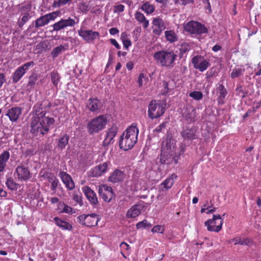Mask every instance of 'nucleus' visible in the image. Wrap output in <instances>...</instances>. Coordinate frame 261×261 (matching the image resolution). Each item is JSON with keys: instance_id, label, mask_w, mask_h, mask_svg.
I'll return each mask as SVG.
<instances>
[{"instance_id": "obj_7", "label": "nucleus", "mask_w": 261, "mask_h": 261, "mask_svg": "<svg viewBox=\"0 0 261 261\" xmlns=\"http://www.w3.org/2000/svg\"><path fill=\"white\" fill-rule=\"evenodd\" d=\"M223 220L220 215H214L212 219L204 222L205 226L210 231L219 232L222 228Z\"/></svg>"}, {"instance_id": "obj_32", "label": "nucleus", "mask_w": 261, "mask_h": 261, "mask_svg": "<svg viewBox=\"0 0 261 261\" xmlns=\"http://www.w3.org/2000/svg\"><path fill=\"white\" fill-rule=\"evenodd\" d=\"M54 219L56 224L63 229L70 230L72 228L71 225L68 222L62 221L57 217L55 218Z\"/></svg>"}, {"instance_id": "obj_58", "label": "nucleus", "mask_w": 261, "mask_h": 261, "mask_svg": "<svg viewBox=\"0 0 261 261\" xmlns=\"http://www.w3.org/2000/svg\"><path fill=\"white\" fill-rule=\"evenodd\" d=\"M144 78V75L143 73H140L139 74V76L138 80V83L140 87L142 86L143 82H142V79Z\"/></svg>"}, {"instance_id": "obj_46", "label": "nucleus", "mask_w": 261, "mask_h": 261, "mask_svg": "<svg viewBox=\"0 0 261 261\" xmlns=\"http://www.w3.org/2000/svg\"><path fill=\"white\" fill-rule=\"evenodd\" d=\"M126 35L125 33H123L121 34V40L123 42V44L124 46L125 47V48L126 49H127L128 48L129 46H130L131 45V41H130V40L127 39L126 38Z\"/></svg>"}, {"instance_id": "obj_10", "label": "nucleus", "mask_w": 261, "mask_h": 261, "mask_svg": "<svg viewBox=\"0 0 261 261\" xmlns=\"http://www.w3.org/2000/svg\"><path fill=\"white\" fill-rule=\"evenodd\" d=\"M98 193L100 196L107 202H110L115 197V194L112 188L106 185L99 186Z\"/></svg>"}, {"instance_id": "obj_63", "label": "nucleus", "mask_w": 261, "mask_h": 261, "mask_svg": "<svg viewBox=\"0 0 261 261\" xmlns=\"http://www.w3.org/2000/svg\"><path fill=\"white\" fill-rule=\"evenodd\" d=\"M7 195L6 191H4L3 189L0 188V197H5Z\"/></svg>"}, {"instance_id": "obj_57", "label": "nucleus", "mask_w": 261, "mask_h": 261, "mask_svg": "<svg viewBox=\"0 0 261 261\" xmlns=\"http://www.w3.org/2000/svg\"><path fill=\"white\" fill-rule=\"evenodd\" d=\"M73 199L76 202H77V203L82 204V198L80 196H79L77 194H73Z\"/></svg>"}, {"instance_id": "obj_23", "label": "nucleus", "mask_w": 261, "mask_h": 261, "mask_svg": "<svg viewBox=\"0 0 261 261\" xmlns=\"http://www.w3.org/2000/svg\"><path fill=\"white\" fill-rule=\"evenodd\" d=\"M124 173L116 169L109 177V181L113 183L121 181L124 178Z\"/></svg>"}, {"instance_id": "obj_34", "label": "nucleus", "mask_w": 261, "mask_h": 261, "mask_svg": "<svg viewBox=\"0 0 261 261\" xmlns=\"http://www.w3.org/2000/svg\"><path fill=\"white\" fill-rule=\"evenodd\" d=\"M47 179L51 184V190L55 192L59 184L58 179L54 175H50Z\"/></svg>"}, {"instance_id": "obj_25", "label": "nucleus", "mask_w": 261, "mask_h": 261, "mask_svg": "<svg viewBox=\"0 0 261 261\" xmlns=\"http://www.w3.org/2000/svg\"><path fill=\"white\" fill-rule=\"evenodd\" d=\"M98 220V216L94 213L87 215L85 225L88 227L96 226L97 224Z\"/></svg>"}, {"instance_id": "obj_24", "label": "nucleus", "mask_w": 261, "mask_h": 261, "mask_svg": "<svg viewBox=\"0 0 261 261\" xmlns=\"http://www.w3.org/2000/svg\"><path fill=\"white\" fill-rule=\"evenodd\" d=\"M142 208V206L141 204H135L129 208L127 213L126 217L127 218H135L138 216L141 213V210Z\"/></svg>"}, {"instance_id": "obj_29", "label": "nucleus", "mask_w": 261, "mask_h": 261, "mask_svg": "<svg viewBox=\"0 0 261 261\" xmlns=\"http://www.w3.org/2000/svg\"><path fill=\"white\" fill-rule=\"evenodd\" d=\"M177 176L172 174L169 178H167L161 185V188L163 189L165 188L167 190L170 189L173 185L174 180L176 178Z\"/></svg>"}, {"instance_id": "obj_36", "label": "nucleus", "mask_w": 261, "mask_h": 261, "mask_svg": "<svg viewBox=\"0 0 261 261\" xmlns=\"http://www.w3.org/2000/svg\"><path fill=\"white\" fill-rule=\"evenodd\" d=\"M69 139V137L67 134L64 135L59 140L58 147L61 150L64 149L68 143Z\"/></svg>"}, {"instance_id": "obj_27", "label": "nucleus", "mask_w": 261, "mask_h": 261, "mask_svg": "<svg viewBox=\"0 0 261 261\" xmlns=\"http://www.w3.org/2000/svg\"><path fill=\"white\" fill-rule=\"evenodd\" d=\"M181 135L184 139H194L196 138V129L195 128L185 129L181 132Z\"/></svg>"}, {"instance_id": "obj_8", "label": "nucleus", "mask_w": 261, "mask_h": 261, "mask_svg": "<svg viewBox=\"0 0 261 261\" xmlns=\"http://www.w3.org/2000/svg\"><path fill=\"white\" fill-rule=\"evenodd\" d=\"M184 29L191 34L197 35L206 33L207 31V29L204 25L194 21L186 23L184 25Z\"/></svg>"}, {"instance_id": "obj_61", "label": "nucleus", "mask_w": 261, "mask_h": 261, "mask_svg": "<svg viewBox=\"0 0 261 261\" xmlns=\"http://www.w3.org/2000/svg\"><path fill=\"white\" fill-rule=\"evenodd\" d=\"M120 246L123 249L128 250L129 249V246L125 242H122Z\"/></svg>"}, {"instance_id": "obj_18", "label": "nucleus", "mask_w": 261, "mask_h": 261, "mask_svg": "<svg viewBox=\"0 0 261 261\" xmlns=\"http://www.w3.org/2000/svg\"><path fill=\"white\" fill-rule=\"evenodd\" d=\"M182 116L188 123L194 122L196 118V110L192 107L187 108L182 113Z\"/></svg>"}, {"instance_id": "obj_44", "label": "nucleus", "mask_w": 261, "mask_h": 261, "mask_svg": "<svg viewBox=\"0 0 261 261\" xmlns=\"http://www.w3.org/2000/svg\"><path fill=\"white\" fill-rule=\"evenodd\" d=\"M38 75L36 73H33L30 77L28 86H30V88L34 87L36 81L38 80Z\"/></svg>"}, {"instance_id": "obj_51", "label": "nucleus", "mask_w": 261, "mask_h": 261, "mask_svg": "<svg viewBox=\"0 0 261 261\" xmlns=\"http://www.w3.org/2000/svg\"><path fill=\"white\" fill-rule=\"evenodd\" d=\"M151 231L152 232L163 233L164 231L163 227L161 225H156L152 228Z\"/></svg>"}, {"instance_id": "obj_3", "label": "nucleus", "mask_w": 261, "mask_h": 261, "mask_svg": "<svg viewBox=\"0 0 261 261\" xmlns=\"http://www.w3.org/2000/svg\"><path fill=\"white\" fill-rule=\"evenodd\" d=\"M177 56L173 50H166L156 52L153 58L161 66L172 67Z\"/></svg>"}, {"instance_id": "obj_16", "label": "nucleus", "mask_w": 261, "mask_h": 261, "mask_svg": "<svg viewBox=\"0 0 261 261\" xmlns=\"http://www.w3.org/2000/svg\"><path fill=\"white\" fill-rule=\"evenodd\" d=\"M83 192L91 204L96 205L98 203V199L95 193L88 186L82 188Z\"/></svg>"}, {"instance_id": "obj_41", "label": "nucleus", "mask_w": 261, "mask_h": 261, "mask_svg": "<svg viewBox=\"0 0 261 261\" xmlns=\"http://www.w3.org/2000/svg\"><path fill=\"white\" fill-rule=\"evenodd\" d=\"M30 18L31 16L29 12H25L23 13L21 20L18 22L19 27H22Z\"/></svg>"}, {"instance_id": "obj_26", "label": "nucleus", "mask_w": 261, "mask_h": 261, "mask_svg": "<svg viewBox=\"0 0 261 261\" xmlns=\"http://www.w3.org/2000/svg\"><path fill=\"white\" fill-rule=\"evenodd\" d=\"M217 90L219 94L218 102L219 104H223L224 102V99L227 94V91L224 88V86L222 84L219 85V86L217 88Z\"/></svg>"}, {"instance_id": "obj_60", "label": "nucleus", "mask_w": 261, "mask_h": 261, "mask_svg": "<svg viewBox=\"0 0 261 261\" xmlns=\"http://www.w3.org/2000/svg\"><path fill=\"white\" fill-rule=\"evenodd\" d=\"M237 91H238L239 92V94H240V93H242V95L241 96L242 97H244L245 96V93L243 91V88H242V86H238L237 87Z\"/></svg>"}, {"instance_id": "obj_47", "label": "nucleus", "mask_w": 261, "mask_h": 261, "mask_svg": "<svg viewBox=\"0 0 261 261\" xmlns=\"http://www.w3.org/2000/svg\"><path fill=\"white\" fill-rule=\"evenodd\" d=\"M72 0H55L53 4V7H59L61 6L65 5Z\"/></svg>"}, {"instance_id": "obj_50", "label": "nucleus", "mask_w": 261, "mask_h": 261, "mask_svg": "<svg viewBox=\"0 0 261 261\" xmlns=\"http://www.w3.org/2000/svg\"><path fill=\"white\" fill-rule=\"evenodd\" d=\"M34 65V62L33 61H31L24 64L23 65L20 66V67L23 69L25 72H26L30 67H33Z\"/></svg>"}, {"instance_id": "obj_1", "label": "nucleus", "mask_w": 261, "mask_h": 261, "mask_svg": "<svg viewBox=\"0 0 261 261\" xmlns=\"http://www.w3.org/2000/svg\"><path fill=\"white\" fill-rule=\"evenodd\" d=\"M46 111L42 108L36 110L35 116L31 123V133L36 135H44L49 130V127L55 123V119L45 116Z\"/></svg>"}, {"instance_id": "obj_11", "label": "nucleus", "mask_w": 261, "mask_h": 261, "mask_svg": "<svg viewBox=\"0 0 261 261\" xmlns=\"http://www.w3.org/2000/svg\"><path fill=\"white\" fill-rule=\"evenodd\" d=\"M59 12H53L42 16L35 20V27L40 28L47 24L50 20H54Z\"/></svg>"}, {"instance_id": "obj_15", "label": "nucleus", "mask_w": 261, "mask_h": 261, "mask_svg": "<svg viewBox=\"0 0 261 261\" xmlns=\"http://www.w3.org/2000/svg\"><path fill=\"white\" fill-rule=\"evenodd\" d=\"M79 34L88 42L92 41L99 36L98 32L92 31V30H81L79 31Z\"/></svg>"}, {"instance_id": "obj_22", "label": "nucleus", "mask_w": 261, "mask_h": 261, "mask_svg": "<svg viewBox=\"0 0 261 261\" xmlns=\"http://www.w3.org/2000/svg\"><path fill=\"white\" fill-rule=\"evenodd\" d=\"M152 24L155 27L153 29V33L159 35L165 29L163 21L160 18H156L153 19Z\"/></svg>"}, {"instance_id": "obj_48", "label": "nucleus", "mask_w": 261, "mask_h": 261, "mask_svg": "<svg viewBox=\"0 0 261 261\" xmlns=\"http://www.w3.org/2000/svg\"><path fill=\"white\" fill-rule=\"evenodd\" d=\"M242 69L240 68L233 69L230 74V77L234 79L241 76L242 74Z\"/></svg>"}, {"instance_id": "obj_5", "label": "nucleus", "mask_w": 261, "mask_h": 261, "mask_svg": "<svg viewBox=\"0 0 261 261\" xmlns=\"http://www.w3.org/2000/svg\"><path fill=\"white\" fill-rule=\"evenodd\" d=\"M107 123V119L104 115H100L93 119L87 124V128L90 134L98 133L103 129Z\"/></svg>"}, {"instance_id": "obj_30", "label": "nucleus", "mask_w": 261, "mask_h": 261, "mask_svg": "<svg viewBox=\"0 0 261 261\" xmlns=\"http://www.w3.org/2000/svg\"><path fill=\"white\" fill-rule=\"evenodd\" d=\"M25 72L20 67H19L13 73V82L16 83L18 82L22 76L24 74Z\"/></svg>"}, {"instance_id": "obj_4", "label": "nucleus", "mask_w": 261, "mask_h": 261, "mask_svg": "<svg viewBox=\"0 0 261 261\" xmlns=\"http://www.w3.org/2000/svg\"><path fill=\"white\" fill-rule=\"evenodd\" d=\"M175 145V141L171 137H167L165 141H163L161 153L162 163L165 162L169 156L174 155Z\"/></svg>"}, {"instance_id": "obj_2", "label": "nucleus", "mask_w": 261, "mask_h": 261, "mask_svg": "<svg viewBox=\"0 0 261 261\" xmlns=\"http://www.w3.org/2000/svg\"><path fill=\"white\" fill-rule=\"evenodd\" d=\"M139 134L138 129L132 125L126 129L121 136L119 141V146L125 151L130 149L137 141Z\"/></svg>"}, {"instance_id": "obj_19", "label": "nucleus", "mask_w": 261, "mask_h": 261, "mask_svg": "<svg viewBox=\"0 0 261 261\" xmlns=\"http://www.w3.org/2000/svg\"><path fill=\"white\" fill-rule=\"evenodd\" d=\"M108 168V163L105 162L96 166L91 172L90 176L92 177H98L106 172Z\"/></svg>"}, {"instance_id": "obj_54", "label": "nucleus", "mask_w": 261, "mask_h": 261, "mask_svg": "<svg viewBox=\"0 0 261 261\" xmlns=\"http://www.w3.org/2000/svg\"><path fill=\"white\" fill-rule=\"evenodd\" d=\"M124 6L122 5H118L116 6L114 8V12L120 13L124 11Z\"/></svg>"}, {"instance_id": "obj_55", "label": "nucleus", "mask_w": 261, "mask_h": 261, "mask_svg": "<svg viewBox=\"0 0 261 261\" xmlns=\"http://www.w3.org/2000/svg\"><path fill=\"white\" fill-rule=\"evenodd\" d=\"M31 6L29 5H27L25 6L21 7L20 8L19 11H21V12H24V13L25 12H29L31 11Z\"/></svg>"}, {"instance_id": "obj_38", "label": "nucleus", "mask_w": 261, "mask_h": 261, "mask_svg": "<svg viewBox=\"0 0 261 261\" xmlns=\"http://www.w3.org/2000/svg\"><path fill=\"white\" fill-rule=\"evenodd\" d=\"M6 184L8 188L12 191L16 190L18 186V184H16L11 177L7 179Z\"/></svg>"}, {"instance_id": "obj_14", "label": "nucleus", "mask_w": 261, "mask_h": 261, "mask_svg": "<svg viewBox=\"0 0 261 261\" xmlns=\"http://www.w3.org/2000/svg\"><path fill=\"white\" fill-rule=\"evenodd\" d=\"M15 173H16L19 179L27 180L31 177V174L29 168L22 165L18 166L16 168Z\"/></svg>"}, {"instance_id": "obj_17", "label": "nucleus", "mask_w": 261, "mask_h": 261, "mask_svg": "<svg viewBox=\"0 0 261 261\" xmlns=\"http://www.w3.org/2000/svg\"><path fill=\"white\" fill-rule=\"evenodd\" d=\"M59 176L69 190H72L74 188V183L71 177L68 174L65 172L61 171L59 173Z\"/></svg>"}, {"instance_id": "obj_42", "label": "nucleus", "mask_w": 261, "mask_h": 261, "mask_svg": "<svg viewBox=\"0 0 261 261\" xmlns=\"http://www.w3.org/2000/svg\"><path fill=\"white\" fill-rule=\"evenodd\" d=\"M189 96L196 100H200L203 97V94L200 91H194L189 94Z\"/></svg>"}, {"instance_id": "obj_45", "label": "nucleus", "mask_w": 261, "mask_h": 261, "mask_svg": "<svg viewBox=\"0 0 261 261\" xmlns=\"http://www.w3.org/2000/svg\"><path fill=\"white\" fill-rule=\"evenodd\" d=\"M51 80L53 84L57 86L60 81V76L57 72H52L50 73Z\"/></svg>"}, {"instance_id": "obj_53", "label": "nucleus", "mask_w": 261, "mask_h": 261, "mask_svg": "<svg viewBox=\"0 0 261 261\" xmlns=\"http://www.w3.org/2000/svg\"><path fill=\"white\" fill-rule=\"evenodd\" d=\"M175 4H179L182 5H186L187 4L192 3V0H173Z\"/></svg>"}, {"instance_id": "obj_62", "label": "nucleus", "mask_w": 261, "mask_h": 261, "mask_svg": "<svg viewBox=\"0 0 261 261\" xmlns=\"http://www.w3.org/2000/svg\"><path fill=\"white\" fill-rule=\"evenodd\" d=\"M111 35H114L117 34L119 32V30L115 28H112L109 30Z\"/></svg>"}, {"instance_id": "obj_39", "label": "nucleus", "mask_w": 261, "mask_h": 261, "mask_svg": "<svg viewBox=\"0 0 261 261\" xmlns=\"http://www.w3.org/2000/svg\"><path fill=\"white\" fill-rule=\"evenodd\" d=\"M141 9L148 14H151L154 11V7L152 5L147 2L142 5Z\"/></svg>"}, {"instance_id": "obj_37", "label": "nucleus", "mask_w": 261, "mask_h": 261, "mask_svg": "<svg viewBox=\"0 0 261 261\" xmlns=\"http://www.w3.org/2000/svg\"><path fill=\"white\" fill-rule=\"evenodd\" d=\"M179 55L181 58L183 55L191 49V45L189 43L184 42L179 45Z\"/></svg>"}, {"instance_id": "obj_64", "label": "nucleus", "mask_w": 261, "mask_h": 261, "mask_svg": "<svg viewBox=\"0 0 261 261\" xmlns=\"http://www.w3.org/2000/svg\"><path fill=\"white\" fill-rule=\"evenodd\" d=\"M134 65L132 62H129L126 64V67L128 70H130L133 69Z\"/></svg>"}, {"instance_id": "obj_59", "label": "nucleus", "mask_w": 261, "mask_h": 261, "mask_svg": "<svg viewBox=\"0 0 261 261\" xmlns=\"http://www.w3.org/2000/svg\"><path fill=\"white\" fill-rule=\"evenodd\" d=\"M110 42L116 48L120 49V46L115 39H110Z\"/></svg>"}, {"instance_id": "obj_6", "label": "nucleus", "mask_w": 261, "mask_h": 261, "mask_svg": "<svg viewBox=\"0 0 261 261\" xmlns=\"http://www.w3.org/2000/svg\"><path fill=\"white\" fill-rule=\"evenodd\" d=\"M148 116L151 119L158 118L165 112V108L163 104H158L155 100H152L149 103Z\"/></svg>"}, {"instance_id": "obj_13", "label": "nucleus", "mask_w": 261, "mask_h": 261, "mask_svg": "<svg viewBox=\"0 0 261 261\" xmlns=\"http://www.w3.org/2000/svg\"><path fill=\"white\" fill-rule=\"evenodd\" d=\"M103 104L97 98H90L87 102L86 107L91 112H96L102 108Z\"/></svg>"}, {"instance_id": "obj_28", "label": "nucleus", "mask_w": 261, "mask_h": 261, "mask_svg": "<svg viewBox=\"0 0 261 261\" xmlns=\"http://www.w3.org/2000/svg\"><path fill=\"white\" fill-rule=\"evenodd\" d=\"M9 158L10 153L8 151H4L0 154V172L4 170Z\"/></svg>"}, {"instance_id": "obj_35", "label": "nucleus", "mask_w": 261, "mask_h": 261, "mask_svg": "<svg viewBox=\"0 0 261 261\" xmlns=\"http://www.w3.org/2000/svg\"><path fill=\"white\" fill-rule=\"evenodd\" d=\"M230 242H234V244L236 245H248L250 243V241L248 239L242 240L240 237H237L231 239Z\"/></svg>"}, {"instance_id": "obj_33", "label": "nucleus", "mask_w": 261, "mask_h": 261, "mask_svg": "<svg viewBox=\"0 0 261 261\" xmlns=\"http://www.w3.org/2000/svg\"><path fill=\"white\" fill-rule=\"evenodd\" d=\"M135 18L139 22L142 23L143 27L146 28L148 26V21L147 20L144 15L140 12L135 13Z\"/></svg>"}, {"instance_id": "obj_56", "label": "nucleus", "mask_w": 261, "mask_h": 261, "mask_svg": "<svg viewBox=\"0 0 261 261\" xmlns=\"http://www.w3.org/2000/svg\"><path fill=\"white\" fill-rule=\"evenodd\" d=\"M62 211L67 214H72V208L67 205H65Z\"/></svg>"}, {"instance_id": "obj_9", "label": "nucleus", "mask_w": 261, "mask_h": 261, "mask_svg": "<svg viewBox=\"0 0 261 261\" xmlns=\"http://www.w3.org/2000/svg\"><path fill=\"white\" fill-rule=\"evenodd\" d=\"M192 63L194 68L198 69L200 71L203 72L205 70L210 66L209 61L204 59L201 56H195L192 59Z\"/></svg>"}, {"instance_id": "obj_20", "label": "nucleus", "mask_w": 261, "mask_h": 261, "mask_svg": "<svg viewBox=\"0 0 261 261\" xmlns=\"http://www.w3.org/2000/svg\"><path fill=\"white\" fill-rule=\"evenodd\" d=\"M117 132L116 127L113 126L111 127L107 134V136L103 141V145L104 146H108L113 142V139L116 136Z\"/></svg>"}, {"instance_id": "obj_31", "label": "nucleus", "mask_w": 261, "mask_h": 261, "mask_svg": "<svg viewBox=\"0 0 261 261\" xmlns=\"http://www.w3.org/2000/svg\"><path fill=\"white\" fill-rule=\"evenodd\" d=\"M166 39L171 43L177 41L178 38L175 33L173 31H166L165 32Z\"/></svg>"}, {"instance_id": "obj_21", "label": "nucleus", "mask_w": 261, "mask_h": 261, "mask_svg": "<svg viewBox=\"0 0 261 261\" xmlns=\"http://www.w3.org/2000/svg\"><path fill=\"white\" fill-rule=\"evenodd\" d=\"M21 113V109L19 107L12 108L9 110L6 114L10 120L12 122H15L17 120L19 115Z\"/></svg>"}, {"instance_id": "obj_49", "label": "nucleus", "mask_w": 261, "mask_h": 261, "mask_svg": "<svg viewBox=\"0 0 261 261\" xmlns=\"http://www.w3.org/2000/svg\"><path fill=\"white\" fill-rule=\"evenodd\" d=\"M166 122L162 123L154 130V131L156 132H164L166 129Z\"/></svg>"}, {"instance_id": "obj_40", "label": "nucleus", "mask_w": 261, "mask_h": 261, "mask_svg": "<svg viewBox=\"0 0 261 261\" xmlns=\"http://www.w3.org/2000/svg\"><path fill=\"white\" fill-rule=\"evenodd\" d=\"M65 50V47L62 45H60L53 49L51 52V55L53 58H55L63 51Z\"/></svg>"}, {"instance_id": "obj_12", "label": "nucleus", "mask_w": 261, "mask_h": 261, "mask_svg": "<svg viewBox=\"0 0 261 261\" xmlns=\"http://www.w3.org/2000/svg\"><path fill=\"white\" fill-rule=\"evenodd\" d=\"M76 23L77 22H75L74 19L70 17L67 19H61L53 25V30L58 32L68 27H73Z\"/></svg>"}, {"instance_id": "obj_43", "label": "nucleus", "mask_w": 261, "mask_h": 261, "mask_svg": "<svg viewBox=\"0 0 261 261\" xmlns=\"http://www.w3.org/2000/svg\"><path fill=\"white\" fill-rule=\"evenodd\" d=\"M151 226L152 225L146 220H144L141 222H139L136 224V227L138 229L150 228Z\"/></svg>"}, {"instance_id": "obj_52", "label": "nucleus", "mask_w": 261, "mask_h": 261, "mask_svg": "<svg viewBox=\"0 0 261 261\" xmlns=\"http://www.w3.org/2000/svg\"><path fill=\"white\" fill-rule=\"evenodd\" d=\"M78 222L81 223L82 225L86 224V215H82L79 216L77 218Z\"/></svg>"}]
</instances>
